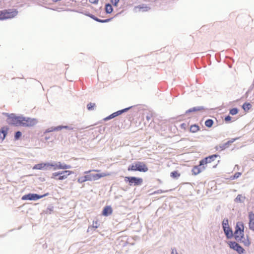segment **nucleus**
Returning <instances> with one entry per match:
<instances>
[{
	"instance_id": "nucleus-27",
	"label": "nucleus",
	"mask_w": 254,
	"mask_h": 254,
	"mask_svg": "<svg viewBox=\"0 0 254 254\" xmlns=\"http://www.w3.org/2000/svg\"><path fill=\"white\" fill-rule=\"evenodd\" d=\"M238 113V110L237 108H233L230 110V114L232 115H235Z\"/></svg>"
},
{
	"instance_id": "nucleus-10",
	"label": "nucleus",
	"mask_w": 254,
	"mask_h": 254,
	"mask_svg": "<svg viewBox=\"0 0 254 254\" xmlns=\"http://www.w3.org/2000/svg\"><path fill=\"white\" fill-rule=\"evenodd\" d=\"M1 12L2 20L12 18L16 15L17 12L14 11H8L7 10H3L0 11Z\"/></svg>"
},
{
	"instance_id": "nucleus-40",
	"label": "nucleus",
	"mask_w": 254,
	"mask_h": 254,
	"mask_svg": "<svg viewBox=\"0 0 254 254\" xmlns=\"http://www.w3.org/2000/svg\"><path fill=\"white\" fill-rule=\"evenodd\" d=\"M172 254H178L176 252L175 253L174 250H173L172 251Z\"/></svg>"
},
{
	"instance_id": "nucleus-26",
	"label": "nucleus",
	"mask_w": 254,
	"mask_h": 254,
	"mask_svg": "<svg viewBox=\"0 0 254 254\" xmlns=\"http://www.w3.org/2000/svg\"><path fill=\"white\" fill-rule=\"evenodd\" d=\"M77 181L79 183H82L85 182L87 181V179L86 178V176H82V177H79Z\"/></svg>"
},
{
	"instance_id": "nucleus-3",
	"label": "nucleus",
	"mask_w": 254,
	"mask_h": 254,
	"mask_svg": "<svg viewBox=\"0 0 254 254\" xmlns=\"http://www.w3.org/2000/svg\"><path fill=\"white\" fill-rule=\"evenodd\" d=\"M72 172L69 170L55 172L52 174L51 178L58 180H63L71 174Z\"/></svg>"
},
{
	"instance_id": "nucleus-4",
	"label": "nucleus",
	"mask_w": 254,
	"mask_h": 254,
	"mask_svg": "<svg viewBox=\"0 0 254 254\" xmlns=\"http://www.w3.org/2000/svg\"><path fill=\"white\" fill-rule=\"evenodd\" d=\"M37 123V121L35 119L25 118L21 116L20 126L30 127L34 126Z\"/></svg>"
},
{
	"instance_id": "nucleus-42",
	"label": "nucleus",
	"mask_w": 254,
	"mask_h": 254,
	"mask_svg": "<svg viewBox=\"0 0 254 254\" xmlns=\"http://www.w3.org/2000/svg\"><path fill=\"white\" fill-rule=\"evenodd\" d=\"M217 164H216L215 165H214V166H213V168H216V166H217Z\"/></svg>"
},
{
	"instance_id": "nucleus-41",
	"label": "nucleus",
	"mask_w": 254,
	"mask_h": 254,
	"mask_svg": "<svg viewBox=\"0 0 254 254\" xmlns=\"http://www.w3.org/2000/svg\"><path fill=\"white\" fill-rule=\"evenodd\" d=\"M0 20H2V17H1V11H0Z\"/></svg>"
},
{
	"instance_id": "nucleus-31",
	"label": "nucleus",
	"mask_w": 254,
	"mask_h": 254,
	"mask_svg": "<svg viewBox=\"0 0 254 254\" xmlns=\"http://www.w3.org/2000/svg\"><path fill=\"white\" fill-rule=\"evenodd\" d=\"M119 1H120V0H111V2L112 4L115 6H118V4Z\"/></svg>"
},
{
	"instance_id": "nucleus-12",
	"label": "nucleus",
	"mask_w": 254,
	"mask_h": 254,
	"mask_svg": "<svg viewBox=\"0 0 254 254\" xmlns=\"http://www.w3.org/2000/svg\"><path fill=\"white\" fill-rule=\"evenodd\" d=\"M148 170V167L143 162H137V171L142 172H146Z\"/></svg>"
},
{
	"instance_id": "nucleus-34",
	"label": "nucleus",
	"mask_w": 254,
	"mask_h": 254,
	"mask_svg": "<svg viewBox=\"0 0 254 254\" xmlns=\"http://www.w3.org/2000/svg\"><path fill=\"white\" fill-rule=\"evenodd\" d=\"M222 225H223V229L226 228L227 227H229L228 220H226V221L224 220L223 222Z\"/></svg>"
},
{
	"instance_id": "nucleus-35",
	"label": "nucleus",
	"mask_w": 254,
	"mask_h": 254,
	"mask_svg": "<svg viewBox=\"0 0 254 254\" xmlns=\"http://www.w3.org/2000/svg\"><path fill=\"white\" fill-rule=\"evenodd\" d=\"M241 175V173L237 172L235 174L233 178H234V179H237V178H239Z\"/></svg>"
},
{
	"instance_id": "nucleus-37",
	"label": "nucleus",
	"mask_w": 254,
	"mask_h": 254,
	"mask_svg": "<svg viewBox=\"0 0 254 254\" xmlns=\"http://www.w3.org/2000/svg\"><path fill=\"white\" fill-rule=\"evenodd\" d=\"M241 198H242V195H238L237 197L236 198V201L237 202H238V201H241Z\"/></svg>"
},
{
	"instance_id": "nucleus-6",
	"label": "nucleus",
	"mask_w": 254,
	"mask_h": 254,
	"mask_svg": "<svg viewBox=\"0 0 254 254\" xmlns=\"http://www.w3.org/2000/svg\"><path fill=\"white\" fill-rule=\"evenodd\" d=\"M111 175V173H102L101 174H89L85 175L87 181H96L101 178L109 176Z\"/></svg>"
},
{
	"instance_id": "nucleus-32",
	"label": "nucleus",
	"mask_w": 254,
	"mask_h": 254,
	"mask_svg": "<svg viewBox=\"0 0 254 254\" xmlns=\"http://www.w3.org/2000/svg\"><path fill=\"white\" fill-rule=\"evenodd\" d=\"M234 140H235V139H234V140H232V141H228L227 143H226L224 144L222 149L228 147V146L229 145V144L230 143H232V142H233Z\"/></svg>"
},
{
	"instance_id": "nucleus-20",
	"label": "nucleus",
	"mask_w": 254,
	"mask_h": 254,
	"mask_svg": "<svg viewBox=\"0 0 254 254\" xmlns=\"http://www.w3.org/2000/svg\"><path fill=\"white\" fill-rule=\"evenodd\" d=\"M129 108H126L125 109H123V110H120V111H118L117 112H116L113 114H112V116L113 117V118H115L121 114H122L123 113H124V112L125 111H127V110H128Z\"/></svg>"
},
{
	"instance_id": "nucleus-1",
	"label": "nucleus",
	"mask_w": 254,
	"mask_h": 254,
	"mask_svg": "<svg viewBox=\"0 0 254 254\" xmlns=\"http://www.w3.org/2000/svg\"><path fill=\"white\" fill-rule=\"evenodd\" d=\"M218 156V155L214 154L206 157L199 161L198 165L194 166L191 172L193 175H197L204 170L207 167L208 164L212 163Z\"/></svg>"
},
{
	"instance_id": "nucleus-25",
	"label": "nucleus",
	"mask_w": 254,
	"mask_h": 254,
	"mask_svg": "<svg viewBox=\"0 0 254 254\" xmlns=\"http://www.w3.org/2000/svg\"><path fill=\"white\" fill-rule=\"evenodd\" d=\"M213 124V121L211 119H208L205 122V125L207 127H210Z\"/></svg>"
},
{
	"instance_id": "nucleus-17",
	"label": "nucleus",
	"mask_w": 254,
	"mask_h": 254,
	"mask_svg": "<svg viewBox=\"0 0 254 254\" xmlns=\"http://www.w3.org/2000/svg\"><path fill=\"white\" fill-rule=\"evenodd\" d=\"M224 231L228 238H231L233 236V232L230 227H227L223 229Z\"/></svg>"
},
{
	"instance_id": "nucleus-13",
	"label": "nucleus",
	"mask_w": 254,
	"mask_h": 254,
	"mask_svg": "<svg viewBox=\"0 0 254 254\" xmlns=\"http://www.w3.org/2000/svg\"><path fill=\"white\" fill-rule=\"evenodd\" d=\"M49 165L48 163H41L39 164H36L33 167V170H43V169H48V166Z\"/></svg>"
},
{
	"instance_id": "nucleus-29",
	"label": "nucleus",
	"mask_w": 254,
	"mask_h": 254,
	"mask_svg": "<svg viewBox=\"0 0 254 254\" xmlns=\"http://www.w3.org/2000/svg\"><path fill=\"white\" fill-rule=\"evenodd\" d=\"M96 21H98V22H101V23H105V22H109L111 19H104V20H101V19H98V18H94Z\"/></svg>"
},
{
	"instance_id": "nucleus-16",
	"label": "nucleus",
	"mask_w": 254,
	"mask_h": 254,
	"mask_svg": "<svg viewBox=\"0 0 254 254\" xmlns=\"http://www.w3.org/2000/svg\"><path fill=\"white\" fill-rule=\"evenodd\" d=\"M8 130V127H1L0 130V139L2 141L4 139L7 133Z\"/></svg>"
},
{
	"instance_id": "nucleus-19",
	"label": "nucleus",
	"mask_w": 254,
	"mask_h": 254,
	"mask_svg": "<svg viewBox=\"0 0 254 254\" xmlns=\"http://www.w3.org/2000/svg\"><path fill=\"white\" fill-rule=\"evenodd\" d=\"M251 107L252 105L250 103L247 102L245 103L242 106L243 110L246 112H248Z\"/></svg>"
},
{
	"instance_id": "nucleus-44",
	"label": "nucleus",
	"mask_w": 254,
	"mask_h": 254,
	"mask_svg": "<svg viewBox=\"0 0 254 254\" xmlns=\"http://www.w3.org/2000/svg\"><path fill=\"white\" fill-rule=\"evenodd\" d=\"M94 171H96V172H99V170H94Z\"/></svg>"
},
{
	"instance_id": "nucleus-33",
	"label": "nucleus",
	"mask_w": 254,
	"mask_h": 254,
	"mask_svg": "<svg viewBox=\"0 0 254 254\" xmlns=\"http://www.w3.org/2000/svg\"><path fill=\"white\" fill-rule=\"evenodd\" d=\"M92 226H93V227H94L95 228H97L99 226V224L98 223V221L97 220L94 221L93 222V225H92Z\"/></svg>"
},
{
	"instance_id": "nucleus-14",
	"label": "nucleus",
	"mask_w": 254,
	"mask_h": 254,
	"mask_svg": "<svg viewBox=\"0 0 254 254\" xmlns=\"http://www.w3.org/2000/svg\"><path fill=\"white\" fill-rule=\"evenodd\" d=\"M249 228L254 232V213L252 212L249 213Z\"/></svg>"
},
{
	"instance_id": "nucleus-38",
	"label": "nucleus",
	"mask_w": 254,
	"mask_h": 254,
	"mask_svg": "<svg viewBox=\"0 0 254 254\" xmlns=\"http://www.w3.org/2000/svg\"><path fill=\"white\" fill-rule=\"evenodd\" d=\"M114 118L113 116H112V114L110 115V116H109L108 117H106L105 119V120H110V119H112Z\"/></svg>"
},
{
	"instance_id": "nucleus-11",
	"label": "nucleus",
	"mask_w": 254,
	"mask_h": 254,
	"mask_svg": "<svg viewBox=\"0 0 254 254\" xmlns=\"http://www.w3.org/2000/svg\"><path fill=\"white\" fill-rule=\"evenodd\" d=\"M228 245L231 249L237 251L240 254H242L245 251L239 244L235 242H229Z\"/></svg>"
},
{
	"instance_id": "nucleus-36",
	"label": "nucleus",
	"mask_w": 254,
	"mask_h": 254,
	"mask_svg": "<svg viewBox=\"0 0 254 254\" xmlns=\"http://www.w3.org/2000/svg\"><path fill=\"white\" fill-rule=\"evenodd\" d=\"M231 119H232V118L231 117H230V116H228L227 117H225V121L226 122H230L231 121Z\"/></svg>"
},
{
	"instance_id": "nucleus-30",
	"label": "nucleus",
	"mask_w": 254,
	"mask_h": 254,
	"mask_svg": "<svg viewBox=\"0 0 254 254\" xmlns=\"http://www.w3.org/2000/svg\"><path fill=\"white\" fill-rule=\"evenodd\" d=\"M21 135H22V133L20 131H17L15 134V136H14L15 139L16 140L18 139L21 137Z\"/></svg>"
},
{
	"instance_id": "nucleus-43",
	"label": "nucleus",
	"mask_w": 254,
	"mask_h": 254,
	"mask_svg": "<svg viewBox=\"0 0 254 254\" xmlns=\"http://www.w3.org/2000/svg\"><path fill=\"white\" fill-rule=\"evenodd\" d=\"M138 7L139 9H141V8H142V7H140V6H138Z\"/></svg>"
},
{
	"instance_id": "nucleus-39",
	"label": "nucleus",
	"mask_w": 254,
	"mask_h": 254,
	"mask_svg": "<svg viewBox=\"0 0 254 254\" xmlns=\"http://www.w3.org/2000/svg\"><path fill=\"white\" fill-rule=\"evenodd\" d=\"M99 0H89L90 2L92 3H97Z\"/></svg>"
},
{
	"instance_id": "nucleus-7",
	"label": "nucleus",
	"mask_w": 254,
	"mask_h": 254,
	"mask_svg": "<svg viewBox=\"0 0 254 254\" xmlns=\"http://www.w3.org/2000/svg\"><path fill=\"white\" fill-rule=\"evenodd\" d=\"M21 117V116H16L14 114H11L8 116L7 123L9 125L20 126Z\"/></svg>"
},
{
	"instance_id": "nucleus-23",
	"label": "nucleus",
	"mask_w": 254,
	"mask_h": 254,
	"mask_svg": "<svg viewBox=\"0 0 254 254\" xmlns=\"http://www.w3.org/2000/svg\"><path fill=\"white\" fill-rule=\"evenodd\" d=\"M105 10L107 13H111L113 11V8L111 4H106L105 6Z\"/></svg>"
},
{
	"instance_id": "nucleus-21",
	"label": "nucleus",
	"mask_w": 254,
	"mask_h": 254,
	"mask_svg": "<svg viewBox=\"0 0 254 254\" xmlns=\"http://www.w3.org/2000/svg\"><path fill=\"white\" fill-rule=\"evenodd\" d=\"M127 170L128 171H137V162L129 166Z\"/></svg>"
},
{
	"instance_id": "nucleus-2",
	"label": "nucleus",
	"mask_w": 254,
	"mask_h": 254,
	"mask_svg": "<svg viewBox=\"0 0 254 254\" xmlns=\"http://www.w3.org/2000/svg\"><path fill=\"white\" fill-rule=\"evenodd\" d=\"M235 239L242 243L246 246H249L251 242L248 237H244V225L243 222H238L235 227L234 233Z\"/></svg>"
},
{
	"instance_id": "nucleus-28",
	"label": "nucleus",
	"mask_w": 254,
	"mask_h": 254,
	"mask_svg": "<svg viewBox=\"0 0 254 254\" xmlns=\"http://www.w3.org/2000/svg\"><path fill=\"white\" fill-rule=\"evenodd\" d=\"M95 104L93 103H90L87 106V109L89 110H93L94 109V108L95 107Z\"/></svg>"
},
{
	"instance_id": "nucleus-24",
	"label": "nucleus",
	"mask_w": 254,
	"mask_h": 254,
	"mask_svg": "<svg viewBox=\"0 0 254 254\" xmlns=\"http://www.w3.org/2000/svg\"><path fill=\"white\" fill-rule=\"evenodd\" d=\"M201 109L200 107H193L192 108L190 109L187 110L186 112V114H188L189 113L193 112H197L200 111Z\"/></svg>"
},
{
	"instance_id": "nucleus-15",
	"label": "nucleus",
	"mask_w": 254,
	"mask_h": 254,
	"mask_svg": "<svg viewBox=\"0 0 254 254\" xmlns=\"http://www.w3.org/2000/svg\"><path fill=\"white\" fill-rule=\"evenodd\" d=\"M113 213V209L110 206H105L102 211V215L104 216H108Z\"/></svg>"
},
{
	"instance_id": "nucleus-8",
	"label": "nucleus",
	"mask_w": 254,
	"mask_h": 254,
	"mask_svg": "<svg viewBox=\"0 0 254 254\" xmlns=\"http://www.w3.org/2000/svg\"><path fill=\"white\" fill-rule=\"evenodd\" d=\"M49 195V193H46L43 195H38L35 193H28L27 194H25L22 197V200H38L40 198H41L44 196H47Z\"/></svg>"
},
{
	"instance_id": "nucleus-18",
	"label": "nucleus",
	"mask_w": 254,
	"mask_h": 254,
	"mask_svg": "<svg viewBox=\"0 0 254 254\" xmlns=\"http://www.w3.org/2000/svg\"><path fill=\"white\" fill-rule=\"evenodd\" d=\"M199 127L196 125H193L190 127V130L191 132L195 133L199 130Z\"/></svg>"
},
{
	"instance_id": "nucleus-5",
	"label": "nucleus",
	"mask_w": 254,
	"mask_h": 254,
	"mask_svg": "<svg viewBox=\"0 0 254 254\" xmlns=\"http://www.w3.org/2000/svg\"><path fill=\"white\" fill-rule=\"evenodd\" d=\"M125 181L126 182H128V185L130 186L132 185L140 186L143 183V179L142 178L135 177H126Z\"/></svg>"
},
{
	"instance_id": "nucleus-9",
	"label": "nucleus",
	"mask_w": 254,
	"mask_h": 254,
	"mask_svg": "<svg viewBox=\"0 0 254 254\" xmlns=\"http://www.w3.org/2000/svg\"><path fill=\"white\" fill-rule=\"evenodd\" d=\"M49 165L48 166V169H50L53 167L54 170H59V169H67L71 168V166L65 164H62L61 162L58 163H48Z\"/></svg>"
},
{
	"instance_id": "nucleus-22",
	"label": "nucleus",
	"mask_w": 254,
	"mask_h": 254,
	"mask_svg": "<svg viewBox=\"0 0 254 254\" xmlns=\"http://www.w3.org/2000/svg\"><path fill=\"white\" fill-rule=\"evenodd\" d=\"M180 175H181L180 173H179L177 171H175L172 172L170 173L171 177H172L173 178H174V179L178 178L179 177H180Z\"/></svg>"
}]
</instances>
